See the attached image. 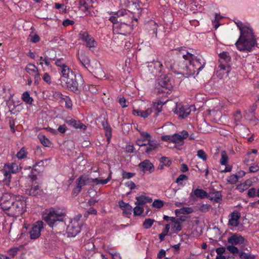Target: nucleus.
I'll use <instances>...</instances> for the list:
<instances>
[{
	"label": "nucleus",
	"instance_id": "nucleus-2",
	"mask_svg": "<svg viewBox=\"0 0 259 259\" xmlns=\"http://www.w3.org/2000/svg\"><path fill=\"white\" fill-rule=\"evenodd\" d=\"M0 206L7 215L14 218L22 215L26 209V202L22 196L15 197L10 194L2 196Z\"/></svg>",
	"mask_w": 259,
	"mask_h": 259
},
{
	"label": "nucleus",
	"instance_id": "nucleus-16",
	"mask_svg": "<svg viewBox=\"0 0 259 259\" xmlns=\"http://www.w3.org/2000/svg\"><path fill=\"white\" fill-rule=\"evenodd\" d=\"M81 229L77 221H71L66 228L68 237H75L80 232Z\"/></svg>",
	"mask_w": 259,
	"mask_h": 259
},
{
	"label": "nucleus",
	"instance_id": "nucleus-58",
	"mask_svg": "<svg viewBox=\"0 0 259 259\" xmlns=\"http://www.w3.org/2000/svg\"><path fill=\"white\" fill-rule=\"evenodd\" d=\"M197 155L203 160H206L207 159V155L203 150H199L197 151Z\"/></svg>",
	"mask_w": 259,
	"mask_h": 259
},
{
	"label": "nucleus",
	"instance_id": "nucleus-51",
	"mask_svg": "<svg viewBox=\"0 0 259 259\" xmlns=\"http://www.w3.org/2000/svg\"><path fill=\"white\" fill-rule=\"evenodd\" d=\"M162 104L160 102V103H154L153 106V110H155L156 112V114H158L162 110Z\"/></svg>",
	"mask_w": 259,
	"mask_h": 259
},
{
	"label": "nucleus",
	"instance_id": "nucleus-32",
	"mask_svg": "<svg viewBox=\"0 0 259 259\" xmlns=\"http://www.w3.org/2000/svg\"><path fill=\"white\" fill-rule=\"evenodd\" d=\"M256 105L255 104H253L248 110V115H247L246 118L250 120H254L255 123H256L257 119L255 118L254 115V111L256 109Z\"/></svg>",
	"mask_w": 259,
	"mask_h": 259
},
{
	"label": "nucleus",
	"instance_id": "nucleus-22",
	"mask_svg": "<svg viewBox=\"0 0 259 259\" xmlns=\"http://www.w3.org/2000/svg\"><path fill=\"white\" fill-rule=\"evenodd\" d=\"M93 178H90L88 175H83L79 176L76 180V184L79 188H82L88 184L93 183L92 181Z\"/></svg>",
	"mask_w": 259,
	"mask_h": 259
},
{
	"label": "nucleus",
	"instance_id": "nucleus-8",
	"mask_svg": "<svg viewBox=\"0 0 259 259\" xmlns=\"http://www.w3.org/2000/svg\"><path fill=\"white\" fill-rule=\"evenodd\" d=\"M227 241L229 244L234 245H239L242 250H247L246 246L248 244V241L242 235L235 233L231 234L228 238Z\"/></svg>",
	"mask_w": 259,
	"mask_h": 259
},
{
	"label": "nucleus",
	"instance_id": "nucleus-23",
	"mask_svg": "<svg viewBox=\"0 0 259 259\" xmlns=\"http://www.w3.org/2000/svg\"><path fill=\"white\" fill-rule=\"evenodd\" d=\"M65 122L69 125L72 126L76 129H82L85 130L87 126L82 123L79 120H77L72 118H67L65 120Z\"/></svg>",
	"mask_w": 259,
	"mask_h": 259
},
{
	"label": "nucleus",
	"instance_id": "nucleus-28",
	"mask_svg": "<svg viewBox=\"0 0 259 259\" xmlns=\"http://www.w3.org/2000/svg\"><path fill=\"white\" fill-rule=\"evenodd\" d=\"M193 195L197 198L200 199L208 198V193L201 189L197 188L193 191L191 193V196L193 197Z\"/></svg>",
	"mask_w": 259,
	"mask_h": 259
},
{
	"label": "nucleus",
	"instance_id": "nucleus-18",
	"mask_svg": "<svg viewBox=\"0 0 259 259\" xmlns=\"http://www.w3.org/2000/svg\"><path fill=\"white\" fill-rule=\"evenodd\" d=\"M231 71L230 64H220L219 69L217 71V75L220 78L227 77Z\"/></svg>",
	"mask_w": 259,
	"mask_h": 259
},
{
	"label": "nucleus",
	"instance_id": "nucleus-30",
	"mask_svg": "<svg viewBox=\"0 0 259 259\" xmlns=\"http://www.w3.org/2000/svg\"><path fill=\"white\" fill-rule=\"evenodd\" d=\"M93 0H80L79 1V8L82 11L85 12L91 7H93Z\"/></svg>",
	"mask_w": 259,
	"mask_h": 259
},
{
	"label": "nucleus",
	"instance_id": "nucleus-7",
	"mask_svg": "<svg viewBox=\"0 0 259 259\" xmlns=\"http://www.w3.org/2000/svg\"><path fill=\"white\" fill-rule=\"evenodd\" d=\"M158 84L160 87L158 92L168 93L173 88L174 83L171 79V74H168L161 76L157 80Z\"/></svg>",
	"mask_w": 259,
	"mask_h": 259
},
{
	"label": "nucleus",
	"instance_id": "nucleus-31",
	"mask_svg": "<svg viewBox=\"0 0 259 259\" xmlns=\"http://www.w3.org/2000/svg\"><path fill=\"white\" fill-rule=\"evenodd\" d=\"M55 64L58 67V69L59 72L69 67L66 64L65 60L62 58L57 59L55 60Z\"/></svg>",
	"mask_w": 259,
	"mask_h": 259
},
{
	"label": "nucleus",
	"instance_id": "nucleus-43",
	"mask_svg": "<svg viewBox=\"0 0 259 259\" xmlns=\"http://www.w3.org/2000/svg\"><path fill=\"white\" fill-rule=\"evenodd\" d=\"M227 249L234 256H236L237 254H239V249L236 247L234 245H229L227 246Z\"/></svg>",
	"mask_w": 259,
	"mask_h": 259
},
{
	"label": "nucleus",
	"instance_id": "nucleus-25",
	"mask_svg": "<svg viewBox=\"0 0 259 259\" xmlns=\"http://www.w3.org/2000/svg\"><path fill=\"white\" fill-rule=\"evenodd\" d=\"M41 193V190L36 183L31 186L30 188L25 190V194L31 196H36L40 195Z\"/></svg>",
	"mask_w": 259,
	"mask_h": 259
},
{
	"label": "nucleus",
	"instance_id": "nucleus-48",
	"mask_svg": "<svg viewBox=\"0 0 259 259\" xmlns=\"http://www.w3.org/2000/svg\"><path fill=\"white\" fill-rule=\"evenodd\" d=\"M19 250V248L18 247H13L8 251L9 255L12 258H14L17 254L18 251Z\"/></svg>",
	"mask_w": 259,
	"mask_h": 259
},
{
	"label": "nucleus",
	"instance_id": "nucleus-54",
	"mask_svg": "<svg viewBox=\"0 0 259 259\" xmlns=\"http://www.w3.org/2000/svg\"><path fill=\"white\" fill-rule=\"evenodd\" d=\"M109 20L113 23V28H114V24L119 23V17L118 16L115 15V12L114 13V15L111 16Z\"/></svg>",
	"mask_w": 259,
	"mask_h": 259
},
{
	"label": "nucleus",
	"instance_id": "nucleus-27",
	"mask_svg": "<svg viewBox=\"0 0 259 259\" xmlns=\"http://www.w3.org/2000/svg\"><path fill=\"white\" fill-rule=\"evenodd\" d=\"M158 144L155 141L151 140L147 143L145 146L144 151L148 154H150L158 148Z\"/></svg>",
	"mask_w": 259,
	"mask_h": 259
},
{
	"label": "nucleus",
	"instance_id": "nucleus-34",
	"mask_svg": "<svg viewBox=\"0 0 259 259\" xmlns=\"http://www.w3.org/2000/svg\"><path fill=\"white\" fill-rule=\"evenodd\" d=\"M25 70L28 73L32 76L39 72L36 66L34 64L31 63L28 64L26 66Z\"/></svg>",
	"mask_w": 259,
	"mask_h": 259
},
{
	"label": "nucleus",
	"instance_id": "nucleus-17",
	"mask_svg": "<svg viewBox=\"0 0 259 259\" xmlns=\"http://www.w3.org/2000/svg\"><path fill=\"white\" fill-rule=\"evenodd\" d=\"M77 59L81 64L82 66L87 70H88L90 66V60L89 57L85 55V52L83 50L78 51Z\"/></svg>",
	"mask_w": 259,
	"mask_h": 259
},
{
	"label": "nucleus",
	"instance_id": "nucleus-44",
	"mask_svg": "<svg viewBox=\"0 0 259 259\" xmlns=\"http://www.w3.org/2000/svg\"><path fill=\"white\" fill-rule=\"evenodd\" d=\"M239 258L241 259H255V256L249 253L240 251L239 253Z\"/></svg>",
	"mask_w": 259,
	"mask_h": 259
},
{
	"label": "nucleus",
	"instance_id": "nucleus-63",
	"mask_svg": "<svg viewBox=\"0 0 259 259\" xmlns=\"http://www.w3.org/2000/svg\"><path fill=\"white\" fill-rule=\"evenodd\" d=\"M42 79L49 84L51 83V78L48 73H44L42 76Z\"/></svg>",
	"mask_w": 259,
	"mask_h": 259
},
{
	"label": "nucleus",
	"instance_id": "nucleus-11",
	"mask_svg": "<svg viewBox=\"0 0 259 259\" xmlns=\"http://www.w3.org/2000/svg\"><path fill=\"white\" fill-rule=\"evenodd\" d=\"M44 223L42 221H38L34 223L29 231L30 238L35 240L38 238L44 229Z\"/></svg>",
	"mask_w": 259,
	"mask_h": 259
},
{
	"label": "nucleus",
	"instance_id": "nucleus-9",
	"mask_svg": "<svg viewBox=\"0 0 259 259\" xmlns=\"http://www.w3.org/2000/svg\"><path fill=\"white\" fill-rule=\"evenodd\" d=\"M195 110V107L194 105L189 106L179 103L176 104L174 112L180 118L184 119L187 117L192 110L194 111Z\"/></svg>",
	"mask_w": 259,
	"mask_h": 259
},
{
	"label": "nucleus",
	"instance_id": "nucleus-3",
	"mask_svg": "<svg viewBox=\"0 0 259 259\" xmlns=\"http://www.w3.org/2000/svg\"><path fill=\"white\" fill-rule=\"evenodd\" d=\"M66 211L60 207H51L42 214V219L56 233H61L66 228Z\"/></svg>",
	"mask_w": 259,
	"mask_h": 259
},
{
	"label": "nucleus",
	"instance_id": "nucleus-60",
	"mask_svg": "<svg viewBox=\"0 0 259 259\" xmlns=\"http://www.w3.org/2000/svg\"><path fill=\"white\" fill-rule=\"evenodd\" d=\"M257 191L254 188H251L248 190L247 195L249 197L252 198L256 196Z\"/></svg>",
	"mask_w": 259,
	"mask_h": 259
},
{
	"label": "nucleus",
	"instance_id": "nucleus-14",
	"mask_svg": "<svg viewBox=\"0 0 259 259\" xmlns=\"http://www.w3.org/2000/svg\"><path fill=\"white\" fill-rule=\"evenodd\" d=\"M80 38L86 43V46L91 49L97 46V43L94 38L87 31L81 32L79 34Z\"/></svg>",
	"mask_w": 259,
	"mask_h": 259
},
{
	"label": "nucleus",
	"instance_id": "nucleus-1",
	"mask_svg": "<svg viewBox=\"0 0 259 259\" xmlns=\"http://www.w3.org/2000/svg\"><path fill=\"white\" fill-rule=\"evenodd\" d=\"M174 52L177 57L174 55L167 56L164 63L170 71L180 75L179 78L198 75L205 65L204 59L201 56H195V51L192 49H187L186 47H178Z\"/></svg>",
	"mask_w": 259,
	"mask_h": 259
},
{
	"label": "nucleus",
	"instance_id": "nucleus-62",
	"mask_svg": "<svg viewBox=\"0 0 259 259\" xmlns=\"http://www.w3.org/2000/svg\"><path fill=\"white\" fill-rule=\"evenodd\" d=\"M122 211L123 214H131L132 211V207L128 204L124 208H122Z\"/></svg>",
	"mask_w": 259,
	"mask_h": 259
},
{
	"label": "nucleus",
	"instance_id": "nucleus-33",
	"mask_svg": "<svg viewBox=\"0 0 259 259\" xmlns=\"http://www.w3.org/2000/svg\"><path fill=\"white\" fill-rule=\"evenodd\" d=\"M172 223L173 224L171 227V230L173 233H177L182 230V222L180 219H176V220Z\"/></svg>",
	"mask_w": 259,
	"mask_h": 259
},
{
	"label": "nucleus",
	"instance_id": "nucleus-47",
	"mask_svg": "<svg viewBox=\"0 0 259 259\" xmlns=\"http://www.w3.org/2000/svg\"><path fill=\"white\" fill-rule=\"evenodd\" d=\"M188 180V177L186 175L181 174L176 179V183H177L178 185L184 186L183 183H182L183 181H187Z\"/></svg>",
	"mask_w": 259,
	"mask_h": 259
},
{
	"label": "nucleus",
	"instance_id": "nucleus-12",
	"mask_svg": "<svg viewBox=\"0 0 259 259\" xmlns=\"http://www.w3.org/2000/svg\"><path fill=\"white\" fill-rule=\"evenodd\" d=\"M132 30L133 28L131 24L119 22L114 24L113 32L114 33L127 35L132 32Z\"/></svg>",
	"mask_w": 259,
	"mask_h": 259
},
{
	"label": "nucleus",
	"instance_id": "nucleus-39",
	"mask_svg": "<svg viewBox=\"0 0 259 259\" xmlns=\"http://www.w3.org/2000/svg\"><path fill=\"white\" fill-rule=\"evenodd\" d=\"M155 221L150 218L146 219L143 223V227L145 229H150Z\"/></svg>",
	"mask_w": 259,
	"mask_h": 259
},
{
	"label": "nucleus",
	"instance_id": "nucleus-21",
	"mask_svg": "<svg viewBox=\"0 0 259 259\" xmlns=\"http://www.w3.org/2000/svg\"><path fill=\"white\" fill-rule=\"evenodd\" d=\"M230 218L229 220L228 225L233 227H238L239 224V220L241 217L240 213L235 210L230 214Z\"/></svg>",
	"mask_w": 259,
	"mask_h": 259
},
{
	"label": "nucleus",
	"instance_id": "nucleus-10",
	"mask_svg": "<svg viewBox=\"0 0 259 259\" xmlns=\"http://www.w3.org/2000/svg\"><path fill=\"white\" fill-rule=\"evenodd\" d=\"M119 17V22L124 24H131L133 21V14L128 10L122 9L115 12Z\"/></svg>",
	"mask_w": 259,
	"mask_h": 259
},
{
	"label": "nucleus",
	"instance_id": "nucleus-64",
	"mask_svg": "<svg viewBox=\"0 0 259 259\" xmlns=\"http://www.w3.org/2000/svg\"><path fill=\"white\" fill-rule=\"evenodd\" d=\"M259 170V163L256 165H252L249 167V172L253 173L256 172Z\"/></svg>",
	"mask_w": 259,
	"mask_h": 259
},
{
	"label": "nucleus",
	"instance_id": "nucleus-26",
	"mask_svg": "<svg viewBox=\"0 0 259 259\" xmlns=\"http://www.w3.org/2000/svg\"><path fill=\"white\" fill-rule=\"evenodd\" d=\"M219 64H230L231 57L229 53L223 52L219 54Z\"/></svg>",
	"mask_w": 259,
	"mask_h": 259
},
{
	"label": "nucleus",
	"instance_id": "nucleus-41",
	"mask_svg": "<svg viewBox=\"0 0 259 259\" xmlns=\"http://www.w3.org/2000/svg\"><path fill=\"white\" fill-rule=\"evenodd\" d=\"M110 179H111V176L109 175L108 177V178H106V179L99 180L98 178H95V179H92V181L97 185L100 184H101L102 185H105V184H106L107 183H108L109 182V181L110 180Z\"/></svg>",
	"mask_w": 259,
	"mask_h": 259
},
{
	"label": "nucleus",
	"instance_id": "nucleus-52",
	"mask_svg": "<svg viewBox=\"0 0 259 259\" xmlns=\"http://www.w3.org/2000/svg\"><path fill=\"white\" fill-rule=\"evenodd\" d=\"M152 112V109L151 108H148L145 111H141L140 116L143 118H147L149 116Z\"/></svg>",
	"mask_w": 259,
	"mask_h": 259
},
{
	"label": "nucleus",
	"instance_id": "nucleus-59",
	"mask_svg": "<svg viewBox=\"0 0 259 259\" xmlns=\"http://www.w3.org/2000/svg\"><path fill=\"white\" fill-rule=\"evenodd\" d=\"M160 162L162 163L165 166H169L171 162L170 160L168 159L167 157H162L160 159Z\"/></svg>",
	"mask_w": 259,
	"mask_h": 259
},
{
	"label": "nucleus",
	"instance_id": "nucleus-4",
	"mask_svg": "<svg viewBox=\"0 0 259 259\" xmlns=\"http://www.w3.org/2000/svg\"><path fill=\"white\" fill-rule=\"evenodd\" d=\"M240 35L235 42L238 50L241 52H251L256 45V40L251 28L246 26H242V23H236Z\"/></svg>",
	"mask_w": 259,
	"mask_h": 259
},
{
	"label": "nucleus",
	"instance_id": "nucleus-46",
	"mask_svg": "<svg viewBox=\"0 0 259 259\" xmlns=\"http://www.w3.org/2000/svg\"><path fill=\"white\" fill-rule=\"evenodd\" d=\"M103 129L104 130L105 135L107 138V141L109 142L112 135L111 127L110 126L107 127L106 126L105 128Z\"/></svg>",
	"mask_w": 259,
	"mask_h": 259
},
{
	"label": "nucleus",
	"instance_id": "nucleus-50",
	"mask_svg": "<svg viewBox=\"0 0 259 259\" xmlns=\"http://www.w3.org/2000/svg\"><path fill=\"white\" fill-rule=\"evenodd\" d=\"M144 211V208L140 206V205H137L134 208V213L135 215H140L143 213Z\"/></svg>",
	"mask_w": 259,
	"mask_h": 259
},
{
	"label": "nucleus",
	"instance_id": "nucleus-24",
	"mask_svg": "<svg viewBox=\"0 0 259 259\" xmlns=\"http://www.w3.org/2000/svg\"><path fill=\"white\" fill-rule=\"evenodd\" d=\"M138 166L143 171H148L149 173H152L154 170V165L148 159L141 162Z\"/></svg>",
	"mask_w": 259,
	"mask_h": 259
},
{
	"label": "nucleus",
	"instance_id": "nucleus-13",
	"mask_svg": "<svg viewBox=\"0 0 259 259\" xmlns=\"http://www.w3.org/2000/svg\"><path fill=\"white\" fill-rule=\"evenodd\" d=\"M147 67L149 72L154 76L159 75L164 69L162 63L159 61H153L148 63Z\"/></svg>",
	"mask_w": 259,
	"mask_h": 259
},
{
	"label": "nucleus",
	"instance_id": "nucleus-29",
	"mask_svg": "<svg viewBox=\"0 0 259 259\" xmlns=\"http://www.w3.org/2000/svg\"><path fill=\"white\" fill-rule=\"evenodd\" d=\"M136 199L137 201L135 202V204L138 205H142L145 203H150L152 202V199L151 197L144 195L137 196Z\"/></svg>",
	"mask_w": 259,
	"mask_h": 259
},
{
	"label": "nucleus",
	"instance_id": "nucleus-53",
	"mask_svg": "<svg viewBox=\"0 0 259 259\" xmlns=\"http://www.w3.org/2000/svg\"><path fill=\"white\" fill-rule=\"evenodd\" d=\"M152 206L157 208H160L163 206V202L162 200L156 199L153 202Z\"/></svg>",
	"mask_w": 259,
	"mask_h": 259
},
{
	"label": "nucleus",
	"instance_id": "nucleus-40",
	"mask_svg": "<svg viewBox=\"0 0 259 259\" xmlns=\"http://www.w3.org/2000/svg\"><path fill=\"white\" fill-rule=\"evenodd\" d=\"M228 162V156L226 151H223L221 152V158L220 159V163L223 165H226Z\"/></svg>",
	"mask_w": 259,
	"mask_h": 259
},
{
	"label": "nucleus",
	"instance_id": "nucleus-49",
	"mask_svg": "<svg viewBox=\"0 0 259 259\" xmlns=\"http://www.w3.org/2000/svg\"><path fill=\"white\" fill-rule=\"evenodd\" d=\"M193 211V209L191 207H183L180 209V213L183 214H189Z\"/></svg>",
	"mask_w": 259,
	"mask_h": 259
},
{
	"label": "nucleus",
	"instance_id": "nucleus-57",
	"mask_svg": "<svg viewBox=\"0 0 259 259\" xmlns=\"http://www.w3.org/2000/svg\"><path fill=\"white\" fill-rule=\"evenodd\" d=\"M238 181V178L236 175H231L228 179V182L231 184H235Z\"/></svg>",
	"mask_w": 259,
	"mask_h": 259
},
{
	"label": "nucleus",
	"instance_id": "nucleus-35",
	"mask_svg": "<svg viewBox=\"0 0 259 259\" xmlns=\"http://www.w3.org/2000/svg\"><path fill=\"white\" fill-rule=\"evenodd\" d=\"M22 100L26 104L31 105L32 104L33 99L30 96V94L27 91L24 92L22 95Z\"/></svg>",
	"mask_w": 259,
	"mask_h": 259
},
{
	"label": "nucleus",
	"instance_id": "nucleus-61",
	"mask_svg": "<svg viewBox=\"0 0 259 259\" xmlns=\"http://www.w3.org/2000/svg\"><path fill=\"white\" fill-rule=\"evenodd\" d=\"M211 207V206L208 204H202L201 205L199 209L200 211H202V212H206V211H207L209 210V209Z\"/></svg>",
	"mask_w": 259,
	"mask_h": 259
},
{
	"label": "nucleus",
	"instance_id": "nucleus-42",
	"mask_svg": "<svg viewBox=\"0 0 259 259\" xmlns=\"http://www.w3.org/2000/svg\"><path fill=\"white\" fill-rule=\"evenodd\" d=\"M140 134L142 137L141 139L143 140L145 142H147V143H148L151 141L152 137L148 133L145 132H140Z\"/></svg>",
	"mask_w": 259,
	"mask_h": 259
},
{
	"label": "nucleus",
	"instance_id": "nucleus-19",
	"mask_svg": "<svg viewBox=\"0 0 259 259\" xmlns=\"http://www.w3.org/2000/svg\"><path fill=\"white\" fill-rule=\"evenodd\" d=\"M189 134L187 131L183 130L180 134H174L172 135V143L183 145L184 140L188 138Z\"/></svg>",
	"mask_w": 259,
	"mask_h": 259
},
{
	"label": "nucleus",
	"instance_id": "nucleus-6",
	"mask_svg": "<svg viewBox=\"0 0 259 259\" xmlns=\"http://www.w3.org/2000/svg\"><path fill=\"white\" fill-rule=\"evenodd\" d=\"M20 169L21 167L17 163L12 162L5 164L4 168L1 171L4 175L3 181L5 184L9 185L11 181V174H16Z\"/></svg>",
	"mask_w": 259,
	"mask_h": 259
},
{
	"label": "nucleus",
	"instance_id": "nucleus-45",
	"mask_svg": "<svg viewBox=\"0 0 259 259\" xmlns=\"http://www.w3.org/2000/svg\"><path fill=\"white\" fill-rule=\"evenodd\" d=\"M27 154L28 152L26 151V149L23 147L18 152L16 156L19 159H22L26 157Z\"/></svg>",
	"mask_w": 259,
	"mask_h": 259
},
{
	"label": "nucleus",
	"instance_id": "nucleus-20",
	"mask_svg": "<svg viewBox=\"0 0 259 259\" xmlns=\"http://www.w3.org/2000/svg\"><path fill=\"white\" fill-rule=\"evenodd\" d=\"M208 199L215 203H221L222 201V194L221 191H217L212 189L209 193Z\"/></svg>",
	"mask_w": 259,
	"mask_h": 259
},
{
	"label": "nucleus",
	"instance_id": "nucleus-36",
	"mask_svg": "<svg viewBox=\"0 0 259 259\" xmlns=\"http://www.w3.org/2000/svg\"><path fill=\"white\" fill-rule=\"evenodd\" d=\"M233 120L234 121V123L236 125H238L242 118V114L241 113L240 111L237 110L233 113Z\"/></svg>",
	"mask_w": 259,
	"mask_h": 259
},
{
	"label": "nucleus",
	"instance_id": "nucleus-5",
	"mask_svg": "<svg viewBox=\"0 0 259 259\" xmlns=\"http://www.w3.org/2000/svg\"><path fill=\"white\" fill-rule=\"evenodd\" d=\"M62 80L65 82L68 89L76 94H79V82H82L81 75L77 76L75 72L69 67L59 72Z\"/></svg>",
	"mask_w": 259,
	"mask_h": 259
},
{
	"label": "nucleus",
	"instance_id": "nucleus-15",
	"mask_svg": "<svg viewBox=\"0 0 259 259\" xmlns=\"http://www.w3.org/2000/svg\"><path fill=\"white\" fill-rule=\"evenodd\" d=\"M145 27L151 38H156L157 37L158 25L157 23L151 20L145 24Z\"/></svg>",
	"mask_w": 259,
	"mask_h": 259
},
{
	"label": "nucleus",
	"instance_id": "nucleus-55",
	"mask_svg": "<svg viewBox=\"0 0 259 259\" xmlns=\"http://www.w3.org/2000/svg\"><path fill=\"white\" fill-rule=\"evenodd\" d=\"M135 175V173L126 172L123 171L122 174V177L124 179H130Z\"/></svg>",
	"mask_w": 259,
	"mask_h": 259
},
{
	"label": "nucleus",
	"instance_id": "nucleus-56",
	"mask_svg": "<svg viewBox=\"0 0 259 259\" xmlns=\"http://www.w3.org/2000/svg\"><path fill=\"white\" fill-rule=\"evenodd\" d=\"M64 96L60 92H55L53 93V97L57 100H60V102H62V99Z\"/></svg>",
	"mask_w": 259,
	"mask_h": 259
},
{
	"label": "nucleus",
	"instance_id": "nucleus-37",
	"mask_svg": "<svg viewBox=\"0 0 259 259\" xmlns=\"http://www.w3.org/2000/svg\"><path fill=\"white\" fill-rule=\"evenodd\" d=\"M38 139L40 142L45 147H50L51 145L50 141L44 135H39Z\"/></svg>",
	"mask_w": 259,
	"mask_h": 259
},
{
	"label": "nucleus",
	"instance_id": "nucleus-38",
	"mask_svg": "<svg viewBox=\"0 0 259 259\" xmlns=\"http://www.w3.org/2000/svg\"><path fill=\"white\" fill-rule=\"evenodd\" d=\"M62 102L65 103V108L68 109H72L73 104L71 98L68 96H64L62 99Z\"/></svg>",
	"mask_w": 259,
	"mask_h": 259
}]
</instances>
